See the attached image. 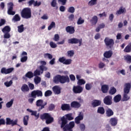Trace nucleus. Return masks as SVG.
Returning a JSON list of instances; mask_svg holds the SVG:
<instances>
[{
    "mask_svg": "<svg viewBox=\"0 0 131 131\" xmlns=\"http://www.w3.org/2000/svg\"><path fill=\"white\" fill-rule=\"evenodd\" d=\"M60 120L62 121L61 127V128H63V131H73L72 128H73L75 125V123H74V121H71L69 123L68 125H66V124L67 123V120L66 119H65V117H61Z\"/></svg>",
    "mask_w": 131,
    "mask_h": 131,
    "instance_id": "nucleus-1",
    "label": "nucleus"
},
{
    "mask_svg": "<svg viewBox=\"0 0 131 131\" xmlns=\"http://www.w3.org/2000/svg\"><path fill=\"white\" fill-rule=\"evenodd\" d=\"M53 81L55 83H66V82H70V79L69 77L67 75L66 76H61L60 75H57L53 78Z\"/></svg>",
    "mask_w": 131,
    "mask_h": 131,
    "instance_id": "nucleus-2",
    "label": "nucleus"
},
{
    "mask_svg": "<svg viewBox=\"0 0 131 131\" xmlns=\"http://www.w3.org/2000/svg\"><path fill=\"white\" fill-rule=\"evenodd\" d=\"M21 16L22 18H25V19L31 18V10L28 8H24L21 12Z\"/></svg>",
    "mask_w": 131,
    "mask_h": 131,
    "instance_id": "nucleus-3",
    "label": "nucleus"
},
{
    "mask_svg": "<svg viewBox=\"0 0 131 131\" xmlns=\"http://www.w3.org/2000/svg\"><path fill=\"white\" fill-rule=\"evenodd\" d=\"M40 118L42 120L45 119L46 120V122L47 124H50V123H52V122L54 121V118L51 117V115L48 113H45L43 115H41L40 116Z\"/></svg>",
    "mask_w": 131,
    "mask_h": 131,
    "instance_id": "nucleus-4",
    "label": "nucleus"
},
{
    "mask_svg": "<svg viewBox=\"0 0 131 131\" xmlns=\"http://www.w3.org/2000/svg\"><path fill=\"white\" fill-rule=\"evenodd\" d=\"M47 70H48L47 67L40 66L39 69H37L34 72V76H37V75L39 76L40 74H42L43 73V71H47Z\"/></svg>",
    "mask_w": 131,
    "mask_h": 131,
    "instance_id": "nucleus-5",
    "label": "nucleus"
},
{
    "mask_svg": "<svg viewBox=\"0 0 131 131\" xmlns=\"http://www.w3.org/2000/svg\"><path fill=\"white\" fill-rule=\"evenodd\" d=\"M104 41L105 46H106L108 48H112V47H113V45H114V40H113V39H111L109 37H105Z\"/></svg>",
    "mask_w": 131,
    "mask_h": 131,
    "instance_id": "nucleus-6",
    "label": "nucleus"
},
{
    "mask_svg": "<svg viewBox=\"0 0 131 131\" xmlns=\"http://www.w3.org/2000/svg\"><path fill=\"white\" fill-rule=\"evenodd\" d=\"M59 62L62 63L64 65H70L72 63V60L71 59H66L65 57H62L59 58Z\"/></svg>",
    "mask_w": 131,
    "mask_h": 131,
    "instance_id": "nucleus-7",
    "label": "nucleus"
},
{
    "mask_svg": "<svg viewBox=\"0 0 131 131\" xmlns=\"http://www.w3.org/2000/svg\"><path fill=\"white\" fill-rule=\"evenodd\" d=\"M17 122H18V119H15L14 121L13 120H11V118H6V124L7 125H12V126H14V125H17Z\"/></svg>",
    "mask_w": 131,
    "mask_h": 131,
    "instance_id": "nucleus-8",
    "label": "nucleus"
},
{
    "mask_svg": "<svg viewBox=\"0 0 131 131\" xmlns=\"http://www.w3.org/2000/svg\"><path fill=\"white\" fill-rule=\"evenodd\" d=\"M69 43H79V46H81V43H82V39H78L75 38L70 39L68 40Z\"/></svg>",
    "mask_w": 131,
    "mask_h": 131,
    "instance_id": "nucleus-9",
    "label": "nucleus"
},
{
    "mask_svg": "<svg viewBox=\"0 0 131 131\" xmlns=\"http://www.w3.org/2000/svg\"><path fill=\"white\" fill-rule=\"evenodd\" d=\"M82 91H83V88L81 86H74L73 88V91L75 94H80L82 93Z\"/></svg>",
    "mask_w": 131,
    "mask_h": 131,
    "instance_id": "nucleus-10",
    "label": "nucleus"
},
{
    "mask_svg": "<svg viewBox=\"0 0 131 131\" xmlns=\"http://www.w3.org/2000/svg\"><path fill=\"white\" fill-rule=\"evenodd\" d=\"M14 71V68H10L9 69H6V68H3L1 69V72L3 74H9V73H12Z\"/></svg>",
    "mask_w": 131,
    "mask_h": 131,
    "instance_id": "nucleus-11",
    "label": "nucleus"
},
{
    "mask_svg": "<svg viewBox=\"0 0 131 131\" xmlns=\"http://www.w3.org/2000/svg\"><path fill=\"white\" fill-rule=\"evenodd\" d=\"M31 96L32 98H36V96L37 97H42V92L39 90L34 91L32 92Z\"/></svg>",
    "mask_w": 131,
    "mask_h": 131,
    "instance_id": "nucleus-12",
    "label": "nucleus"
},
{
    "mask_svg": "<svg viewBox=\"0 0 131 131\" xmlns=\"http://www.w3.org/2000/svg\"><path fill=\"white\" fill-rule=\"evenodd\" d=\"M46 105H47V102H43V100L41 99L38 100L36 101V106H37V107H41L40 108V110H41V109H43Z\"/></svg>",
    "mask_w": 131,
    "mask_h": 131,
    "instance_id": "nucleus-13",
    "label": "nucleus"
},
{
    "mask_svg": "<svg viewBox=\"0 0 131 131\" xmlns=\"http://www.w3.org/2000/svg\"><path fill=\"white\" fill-rule=\"evenodd\" d=\"M103 101L106 105H111V104H112V97L110 96H106L104 98Z\"/></svg>",
    "mask_w": 131,
    "mask_h": 131,
    "instance_id": "nucleus-14",
    "label": "nucleus"
},
{
    "mask_svg": "<svg viewBox=\"0 0 131 131\" xmlns=\"http://www.w3.org/2000/svg\"><path fill=\"white\" fill-rule=\"evenodd\" d=\"M83 119V114L81 113H80L79 115L75 118V122L77 124H79L80 123V121Z\"/></svg>",
    "mask_w": 131,
    "mask_h": 131,
    "instance_id": "nucleus-15",
    "label": "nucleus"
},
{
    "mask_svg": "<svg viewBox=\"0 0 131 131\" xmlns=\"http://www.w3.org/2000/svg\"><path fill=\"white\" fill-rule=\"evenodd\" d=\"M29 6H34V7H38L41 5V2L40 1H30L28 2Z\"/></svg>",
    "mask_w": 131,
    "mask_h": 131,
    "instance_id": "nucleus-16",
    "label": "nucleus"
},
{
    "mask_svg": "<svg viewBox=\"0 0 131 131\" xmlns=\"http://www.w3.org/2000/svg\"><path fill=\"white\" fill-rule=\"evenodd\" d=\"M118 122V119L116 118H112L110 120V123L112 126H116Z\"/></svg>",
    "mask_w": 131,
    "mask_h": 131,
    "instance_id": "nucleus-17",
    "label": "nucleus"
},
{
    "mask_svg": "<svg viewBox=\"0 0 131 131\" xmlns=\"http://www.w3.org/2000/svg\"><path fill=\"white\" fill-rule=\"evenodd\" d=\"M66 30L67 32H68L70 34H73V33L75 32V30L74 29V27L72 26L67 27L66 28Z\"/></svg>",
    "mask_w": 131,
    "mask_h": 131,
    "instance_id": "nucleus-18",
    "label": "nucleus"
},
{
    "mask_svg": "<svg viewBox=\"0 0 131 131\" xmlns=\"http://www.w3.org/2000/svg\"><path fill=\"white\" fill-rule=\"evenodd\" d=\"M52 90L55 95H59L61 93V88L58 85L53 86Z\"/></svg>",
    "mask_w": 131,
    "mask_h": 131,
    "instance_id": "nucleus-19",
    "label": "nucleus"
},
{
    "mask_svg": "<svg viewBox=\"0 0 131 131\" xmlns=\"http://www.w3.org/2000/svg\"><path fill=\"white\" fill-rule=\"evenodd\" d=\"M131 85L129 83H126L125 84V87L124 89V94H128L129 93V90H130Z\"/></svg>",
    "mask_w": 131,
    "mask_h": 131,
    "instance_id": "nucleus-20",
    "label": "nucleus"
},
{
    "mask_svg": "<svg viewBox=\"0 0 131 131\" xmlns=\"http://www.w3.org/2000/svg\"><path fill=\"white\" fill-rule=\"evenodd\" d=\"M80 106V103L77 101H73L71 103V106L72 107V108H79Z\"/></svg>",
    "mask_w": 131,
    "mask_h": 131,
    "instance_id": "nucleus-21",
    "label": "nucleus"
},
{
    "mask_svg": "<svg viewBox=\"0 0 131 131\" xmlns=\"http://www.w3.org/2000/svg\"><path fill=\"white\" fill-rule=\"evenodd\" d=\"M61 109L63 111L67 110L68 111H69V110H71V108L70 107V105L68 104H62Z\"/></svg>",
    "mask_w": 131,
    "mask_h": 131,
    "instance_id": "nucleus-22",
    "label": "nucleus"
},
{
    "mask_svg": "<svg viewBox=\"0 0 131 131\" xmlns=\"http://www.w3.org/2000/svg\"><path fill=\"white\" fill-rule=\"evenodd\" d=\"M126 10L125 8H123V7H121L116 12V15H121V14H123V13H125Z\"/></svg>",
    "mask_w": 131,
    "mask_h": 131,
    "instance_id": "nucleus-23",
    "label": "nucleus"
},
{
    "mask_svg": "<svg viewBox=\"0 0 131 131\" xmlns=\"http://www.w3.org/2000/svg\"><path fill=\"white\" fill-rule=\"evenodd\" d=\"M108 90H109V86H108L107 85L104 84L101 86V91L102 93H103L104 94H106V93L108 92Z\"/></svg>",
    "mask_w": 131,
    "mask_h": 131,
    "instance_id": "nucleus-24",
    "label": "nucleus"
},
{
    "mask_svg": "<svg viewBox=\"0 0 131 131\" xmlns=\"http://www.w3.org/2000/svg\"><path fill=\"white\" fill-rule=\"evenodd\" d=\"M90 21L92 25H96L98 23V17L97 16H93Z\"/></svg>",
    "mask_w": 131,
    "mask_h": 131,
    "instance_id": "nucleus-25",
    "label": "nucleus"
},
{
    "mask_svg": "<svg viewBox=\"0 0 131 131\" xmlns=\"http://www.w3.org/2000/svg\"><path fill=\"white\" fill-rule=\"evenodd\" d=\"M101 105V101L98 100H93L92 102V106L93 107H97Z\"/></svg>",
    "mask_w": 131,
    "mask_h": 131,
    "instance_id": "nucleus-26",
    "label": "nucleus"
},
{
    "mask_svg": "<svg viewBox=\"0 0 131 131\" xmlns=\"http://www.w3.org/2000/svg\"><path fill=\"white\" fill-rule=\"evenodd\" d=\"M104 57L105 58H111V56H112V51H108L105 52L103 54Z\"/></svg>",
    "mask_w": 131,
    "mask_h": 131,
    "instance_id": "nucleus-27",
    "label": "nucleus"
},
{
    "mask_svg": "<svg viewBox=\"0 0 131 131\" xmlns=\"http://www.w3.org/2000/svg\"><path fill=\"white\" fill-rule=\"evenodd\" d=\"M2 31L3 33H9L11 31V28L10 26H7L2 29Z\"/></svg>",
    "mask_w": 131,
    "mask_h": 131,
    "instance_id": "nucleus-28",
    "label": "nucleus"
},
{
    "mask_svg": "<svg viewBox=\"0 0 131 131\" xmlns=\"http://www.w3.org/2000/svg\"><path fill=\"white\" fill-rule=\"evenodd\" d=\"M21 90L22 92H28V91H29V88H28V85H27L26 84H24L21 86Z\"/></svg>",
    "mask_w": 131,
    "mask_h": 131,
    "instance_id": "nucleus-29",
    "label": "nucleus"
},
{
    "mask_svg": "<svg viewBox=\"0 0 131 131\" xmlns=\"http://www.w3.org/2000/svg\"><path fill=\"white\" fill-rule=\"evenodd\" d=\"M20 20H21V18L18 14L14 15L12 18L13 22H17L18 21H20Z\"/></svg>",
    "mask_w": 131,
    "mask_h": 131,
    "instance_id": "nucleus-30",
    "label": "nucleus"
},
{
    "mask_svg": "<svg viewBox=\"0 0 131 131\" xmlns=\"http://www.w3.org/2000/svg\"><path fill=\"white\" fill-rule=\"evenodd\" d=\"M106 113L107 116H108V117H110V116H112V115H113L114 114L113 111L110 108H107L106 110Z\"/></svg>",
    "mask_w": 131,
    "mask_h": 131,
    "instance_id": "nucleus-31",
    "label": "nucleus"
},
{
    "mask_svg": "<svg viewBox=\"0 0 131 131\" xmlns=\"http://www.w3.org/2000/svg\"><path fill=\"white\" fill-rule=\"evenodd\" d=\"M29 120V116H25V117H24L23 122H24V125H27L28 124Z\"/></svg>",
    "mask_w": 131,
    "mask_h": 131,
    "instance_id": "nucleus-32",
    "label": "nucleus"
},
{
    "mask_svg": "<svg viewBox=\"0 0 131 131\" xmlns=\"http://www.w3.org/2000/svg\"><path fill=\"white\" fill-rule=\"evenodd\" d=\"M115 103H118L121 100V95L118 94L114 98Z\"/></svg>",
    "mask_w": 131,
    "mask_h": 131,
    "instance_id": "nucleus-33",
    "label": "nucleus"
},
{
    "mask_svg": "<svg viewBox=\"0 0 131 131\" xmlns=\"http://www.w3.org/2000/svg\"><path fill=\"white\" fill-rule=\"evenodd\" d=\"M13 104H14V99H11L6 103L7 108H11L13 106Z\"/></svg>",
    "mask_w": 131,
    "mask_h": 131,
    "instance_id": "nucleus-34",
    "label": "nucleus"
},
{
    "mask_svg": "<svg viewBox=\"0 0 131 131\" xmlns=\"http://www.w3.org/2000/svg\"><path fill=\"white\" fill-rule=\"evenodd\" d=\"M124 51L126 53H129V52L131 51V43H129L128 45L125 48Z\"/></svg>",
    "mask_w": 131,
    "mask_h": 131,
    "instance_id": "nucleus-35",
    "label": "nucleus"
},
{
    "mask_svg": "<svg viewBox=\"0 0 131 131\" xmlns=\"http://www.w3.org/2000/svg\"><path fill=\"white\" fill-rule=\"evenodd\" d=\"M97 112L100 114H104L105 113V109L103 107H99L98 108Z\"/></svg>",
    "mask_w": 131,
    "mask_h": 131,
    "instance_id": "nucleus-36",
    "label": "nucleus"
},
{
    "mask_svg": "<svg viewBox=\"0 0 131 131\" xmlns=\"http://www.w3.org/2000/svg\"><path fill=\"white\" fill-rule=\"evenodd\" d=\"M34 82H35V84H38V83H39V82H40L41 79L40 78V77H39L38 76H36L34 78Z\"/></svg>",
    "mask_w": 131,
    "mask_h": 131,
    "instance_id": "nucleus-37",
    "label": "nucleus"
},
{
    "mask_svg": "<svg viewBox=\"0 0 131 131\" xmlns=\"http://www.w3.org/2000/svg\"><path fill=\"white\" fill-rule=\"evenodd\" d=\"M84 23V19H82L81 17H80L77 21V24L78 25H81V24H83Z\"/></svg>",
    "mask_w": 131,
    "mask_h": 131,
    "instance_id": "nucleus-38",
    "label": "nucleus"
},
{
    "mask_svg": "<svg viewBox=\"0 0 131 131\" xmlns=\"http://www.w3.org/2000/svg\"><path fill=\"white\" fill-rule=\"evenodd\" d=\"M17 28H18V32L19 33H22V32L24 31V25H21L20 26H18Z\"/></svg>",
    "mask_w": 131,
    "mask_h": 131,
    "instance_id": "nucleus-39",
    "label": "nucleus"
},
{
    "mask_svg": "<svg viewBox=\"0 0 131 131\" xmlns=\"http://www.w3.org/2000/svg\"><path fill=\"white\" fill-rule=\"evenodd\" d=\"M65 116L68 120H73L74 119V118L72 117V114H68Z\"/></svg>",
    "mask_w": 131,
    "mask_h": 131,
    "instance_id": "nucleus-40",
    "label": "nucleus"
},
{
    "mask_svg": "<svg viewBox=\"0 0 131 131\" xmlns=\"http://www.w3.org/2000/svg\"><path fill=\"white\" fill-rule=\"evenodd\" d=\"M56 27V24L55 22L52 21L50 25L48 26V30H51L52 29Z\"/></svg>",
    "mask_w": 131,
    "mask_h": 131,
    "instance_id": "nucleus-41",
    "label": "nucleus"
},
{
    "mask_svg": "<svg viewBox=\"0 0 131 131\" xmlns=\"http://www.w3.org/2000/svg\"><path fill=\"white\" fill-rule=\"evenodd\" d=\"M44 58H46V59H49V60H51V59H53V55L50 53H46L44 54Z\"/></svg>",
    "mask_w": 131,
    "mask_h": 131,
    "instance_id": "nucleus-42",
    "label": "nucleus"
},
{
    "mask_svg": "<svg viewBox=\"0 0 131 131\" xmlns=\"http://www.w3.org/2000/svg\"><path fill=\"white\" fill-rule=\"evenodd\" d=\"M115 93H116V89L114 87H112L110 90L109 93L110 95H114Z\"/></svg>",
    "mask_w": 131,
    "mask_h": 131,
    "instance_id": "nucleus-43",
    "label": "nucleus"
},
{
    "mask_svg": "<svg viewBox=\"0 0 131 131\" xmlns=\"http://www.w3.org/2000/svg\"><path fill=\"white\" fill-rule=\"evenodd\" d=\"M34 74L32 72H28L26 74V77H28V78H32L33 77Z\"/></svg>",
    "mask_w": 131,
    "mask_h": 131,
    "instance_id": "nucleus-44",
    "label": "nucleus"
},
{
    "mask_svg": "<svg viewBox=\"0 0 131 131\" xmlns=\"http://www.w3.org/2000/svg\"><path fill=\"white\" fill-rule=\"evenodd\" d=\"M4 84L7 88H9L13 84V81L10 80L9 81H7L4 83Z\"/></svg>",
    "mask_w": 131,
    "mask_h": 131,
    "instance_id": "nucleus-45",
    "label": "nucleus"
},
{
    "mask_svg": "<svg viewBox=\"0 0 131 131\" xmlns=\"http://www.w3.org/2000/svg\"><path fill=\"white\" fill-rule=\"evenodd\" d=\"M77 84L79 85H82V84H85V80H84L83 79H81L78 81Z\"/></svg>",
    "mask_w": 131,
    "mask_h": 131,
    "instance_id": "nucleus-46",
    "label": "nucleus"
},
{
    "mask_svg": "<svg viewBox=\"0 0 131 131\" xmlns=\"http://www.w3.org/2000/svg\"><path fill=\"white\" fill-rule=\"evenodd\" d=\"M51 6L53 8H55L56 9V10H57V9H58V5H57V2H56V1H53L51 2Z\"/></svg>",
    "mask_w": 131,
    "mask_h": 131,
    "instance_id": "nucleus-47",
    "label": "nucleus"
},
{
    "mask_svg": "<svg viewBox=\"0 0 131 131\" xmlns=\"http://www.w3.org/2000/svg\"><path fill=\"white\" fill-rule=\"evenodd\" d=\"M67 53L68 57H70L71 58V57H73V56H74V51L73 50L69 51H68Z\"/></svg>",
    "mask_w": 131,
    "mask_h": 131,
    "instance_id": "nucleus-48",
    "label": "nucleus"
},
{
    "mask_svg": "<svg viewBox=\"0 0 131 131\" xmlns=\"http://www.w3.org/2000/svg\"><path fill=\"white\" fill-rule=\"evenodd\" d=\"M28 59V57L27 56H21L20 58V62L22 63H24V62H26L27 61V59Z\"/></svg>",
    "mask_w": 131,
    "mask_h": 131,
    "instance_id": "nucleus-49",
    "label": "nucleus"
},
{
    "mask_svg": "<svg viewBox=\"0 0 131 131\" xmlns=\"http://www.w3.org/2000/svg\"><path fill=\"white\" fill-rule=\"evenodd\" d=\"M52 94V92L51 90H48L45 93V97H50V96H51Z\"/></svg>",
    "mask_w": 131,
    "mask_h": 131,
    "instance_id": "nucleus-50",
    "label": "nucleus"
},
{
    "mask_svg": "<svg viewBox=\"0 0 131 131\" xmlns=\"http://www.w3.org/2000/svg\"><path fill=\"white\" fill-rule=\"evenodd\" d=\"M50 46L52 49H56L57 47V44L53 41L50 42Z\"/></svg>",
    "mask_w": 131,
    "mask_h": 131,
    "instance_id": "nucleus-51",
    "label": "nucleus"
},
{
    "mask_svg": "<svg viewBox=\"0 0 131 131\" xmlns=\"http://www.w3.org/2000/svg\"><path fill=\"white\" fill-rule=\"evenodd\" d=\"M31 115L36 117V118H38V117H39V114H37V112L36 111H33Z\"/></svg>",
    "mask_w": 131,
    "mask_h": 131,
    "instance_id": "nucleus-52",
    "label": "nucleus"
},
{
    "mask_svg": "<svg viewBox=\"0 0 131 131\" xmlns=\"http://www.w3.org/2000/svg\"><path fill=\"white\" fill-rule=\"evenodd\" d=\"M88 5L89 6H95V5H97V1H90L89 3H88Z\"/></svg>",
    "mask_w": 131,
    "mask_h": 131,
    "instance_id": "nucleus-53",
    "label": "nucleus"
},
{
    "mask_svg": "<svg viewBox=\"0 0 131 131\" xmlns=\"http://www.w3.org/2000/svg\"><path fill=\"white\" fill-rule=\"evenodd\" d=\"M125 60L128 62V63H130L131 62V56L129 55H126L124 56Z\"/></svg>",
    "mask_w": 131,
    "mask_h": 131,
    "instance_id": "nucleus-54",
    "label": "nucleus"
},
{
    "mask_svg": "<svg viewBox=\"0 0 131 131\" xmlns=\"http://www.w3.org/2000/svg\"><path fill=\"white\" fill-rule=\"evenodd\" d=\"M129 96L127 95V94H124L123 101H128V100H129Z\"/></svg>",
    "mask_w": 131,
    "mask_h": 131,
    "instance_id": "nucleus-55",
    "label": "nucleus"
},
{
    "mask_svg": "<svg viewBox=\"0 0 131 131\" xmlns=\"http://www.w3.org/2000/svg\"><path fill=\"white\" fill-rule=\"evenodd\" d=\"M68 11L69 13H73L75 12V8H74V7H70V8H69Z\"/></svg>",
    "mask_w": 131,
    "mask_h": 131,
    "instance_id": "nucleus-56",
    "label": "nucleus"
},
{
    "mask_svg": "<svg viewBox=\"0 0 131 131\" xmlns=\"http://www.w3.org/2000/svg\"><path fill=\"white\" fill-rule=\"evenodd\" d=\"M59 39H60V36H59V34H55L54 35V37L53 38L54 41H59Z\"/></svg>",
    "mask_w": 131,
    "mask_h": 131,
    "instance_id": "nucleus-57",
    "label": "nucleus"
},
{
    "mask_svg": "<svg viewBox=\"0 0 131 131\" xmlns=\"http://www.w3.org/2000/svg\"><path fill=\"white\" fill-rule=\"evenodd\" d=\"M8 15H14L15 14V11H13V9H10L8 10Z\"/></svg>",
    "mask_w": 131,
    "mask_h": 131,
    "instance_id": "nucleus-58",
    "label": "nucleus"
},
{
    "mask_svg": "<svg viewBox=\"0 0 131 131\" xmlns=\"http://www.w3.org/2000/svg\"><path fill=\"white\" fill-rule=\"evenodd\" d=\"M92 89V84L91 83H87L85 84V89L87 91H90Z\"/></svg>",
    "mask_w": 131,
    "mask_h": 131,
    "instance_id": "nucleus-59",
    "label": "nucleus"
},
{
    "mask_svg": "<svg viewBox=\"0 0 131 131\" xmlns=\"http://www.w3.org/2000/svg\"><path fill=\"white\" fill-rule=\"evenodd\" d=\"M2 117V116H0V118ZM4 124H6V120L4 119H0V126L4 125Z\"/></svg>",
    "mask_w": 131,
    "mask_h": 131,
    "instance_id": "nucleus-60",
    "label": "nucleus"
},
{
    "mask_svg": "<svg viewBox=\"0 0 131 131\" xmlns=\"http://www.w3.org/2000/svg\"><path fill=\"white\" fill-rule=\"evenodd\" d=\"M4 38H10L11 37V35L9 33H4Z\"/></svg>",
    "mask_w": 131,
    "mask_h": 131,
    "instance_id": "nucleus-61",
    "label": "nucleus"
},
{
    "mask_svg": "<svg viewBox=\"0 0 131 131\" xmlns=\"http://www.w3.org/2000/svg\"><path fill=\"white\" fill-rule=\"evenodd\" d=\"M28 84L30 90H33L34 89V85L33 84L28 82Z\"/></svg>",
    "mask_w": 131,
    "mask_h": 131,
    "instance_id": "nucleus-62",
    "label": "nucleus"
},
{
    "mask_svg": "<svg viewBox=\"0 0 131 131\" xmlns=\"http://www.w3.org/2000/svg\"><path fill=\"white\" fill-rule=\"evenodd\" d=\"M80 128L81 130L84 131V129H85V125H84V124H80Z\"/></svg>",
    "mask_w": 131,
    "mask_h": 131,
    "instance_id": "nucleus-63",
    "label": "nucleus"
},
{
    "mask_svg": "<svg viewBox=\"0 0 131 131\" xmlns=\"http://www.w3.org/2000/svg\"><path fill=\"white\" fill-rule=\"evenodd\" d=\"M13 3H10L8 4V9H13Z\"/></svg>",
    "mask_w": 131,
    "mask_h": 131,
    "instance_id": "nucleus-64",
    "label": "nucleus"
}]
</instances>
